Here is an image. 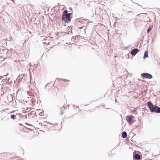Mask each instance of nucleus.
<instances>
[{"label":"nucleus","instance_id":"1","mask_svg":"<svg viewBox=\"0 0 160 160\" xmlns=\"http://www.w3.org/2000/svg\"><path fill=\"white\" fill-rule=\"evenodd\" d=\"M70 15V13L63 14L62 16V20L65 22H69L71 20Z\"/></svg>","mask_w":160,"mask_h":160},{"label":"nucleus","instance_id":"2","mask_svg":"<svg viewBox=\"0 0 160 160\" xmlns=\"http://www.w3.org/2000/svg\"><path fill=\"white\" fill-rule=\"evenodd\" d=\"M141 75L146 78L151 79L152 78V75L148 73H143L141 74Z\"/></svg>","mask_w":160,"mask_h":160},{"label":"nucleus","instance_id":"3","mask_svg":"<svg viewBox=\"0 0 160 160\" xmlns=\"http://www.w3.org/2000/svg\"><path fill=\"white\" fill-rule=\"evenodd\" d=\"M155 112L157 113H160V108L157 106H154V108L152 110V112Z\"/></svg>","mask_w":160,"mask_h":160},{"label":"nucleus","instance_id":"4","mask_svg":"<svg viewBox=\"0 0 160 160\" xmlns=\"http://www.w3.org/2000/svg\"><path fill=\"white\" fill-rule=\"evenodd\" d=\"M133 117L132 116H128L127 117V120L129 124H131L133 122L132 120V118Z\"/></svg>","mask_w":160,"mask_h":160},{"label":"nucleus","instance_id":"5","mask_svg":"<svg viewBox=\"0 0 160 160\" xmlns=\"http://www.w3.org/2000/svg\"><path fill=\"white\" fill-rule=\"evenodd\" d=\"M148 105L150 110L152 112L154 108V106L153 104L151 103V102H148Z\"/></svg>","mask_w":160,"mask_h":160},{"label":"nucleus","instance_id":"6","mask_svg":"<svg viewBox=\"0 0 160 160\" xmlns=\"http://www.w3.org/2000/svg\"><path fill=\"white\" fill-rule=\"evenodd\" d=\"M139 50L137 49H133L131 52V54L132 55H135L138 52Z\"/></svg>","mask_w":160,"mask_h":160},{"label":"nucleus","instance_id":"7","mask_svg":"<svg viewBox=\"0 0 160 160\" xmlns=\"http://www.w3.org/2000/svg\"><path fill=\"white\" fill-rule=\"evenodd\" d=\"M127 136V133L125 132H123L122 134V137L124 138L126 137Z\"/></svg>","mask_w":160,"mask_h":160},{"label":"nucleus","instance_id":"8","mask_svg":"<svg viewBox=\"0 0 160 160\" xmlns=\"http://www.w3.org/2000/svg\"><path fill=\"white\" fill-rule=\"evenodd\" d=\"M134 158L137 160H138L140 158V156L139 155L136 154L134 156Z\"/></svg>","mask_w":160,"mask_h":160},{"label":"nucleus","instance_id":"9","mask_svg":"<svg viewBox=\"0 0 160 160\" xmlns=\"http://www.w3.org/2000/svg\"><path fill=\"white\" fill-rule=\"evenodd\" d=\"M148 51H145L144 54V58H145L146 57H148Z\"/></svg>","mask_w":160,"mask_h":160},{"label":"nucleus","instance_id":"10","mask_svg":"<svg viewBox=\"0 0 160 160\" xmlns=\"http://www.w3.org/2000/svg\"><path fill=\"white\" fill-rule=\"evenodd\" d=\"M11 118L12 119H15L16 118V115H11Z\"/></svg>","mask_w":160,"mask_h":160},{"label":"nucleus","instance_id":"11","mask_svg":"<svg viewBox=\"0 0 160 160\" xmlns=\"http://www.w3.org/2000/svg\"><path fill=\"white\" fill-rule=\"evenodd\" d=\"M151 28H148L147 30V32L148 33H149L150 32V31H151Z\"/></svg>","mask_w":160,"mask_h":160},{"label":"nucleus","instance_id":"12","mask_svg":"<svg viewBox=\"0 0 160 160\" xmlns=\"http://www.w3.org/2000/svg\"><path fill=\"white\" fill-rule=\"evenodd\" d=\"M68 11L67 10H64L63 12V14H67V13L68 12Z\"/></svg>","mask_w":160,"mask_h":160},{"label":"nucleus","instance_id":"13","mask_svg":"<svg viewBox=\"0 0 160 160\" xmlns=\"http://www.w3.org/2000/svg\"><path fill=\"white\" fill-rule=\"evenodd\" d=\"M13 2H14V1L13 0H12Z\"/></svg>","mask_w":160,"mask_h":160}]
</instances>
